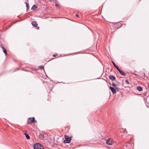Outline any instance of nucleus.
I'll return each mask as SVG.
<instances>
[{"label": "nucleus", "instance_id": "obj_1", "mask_svg": "<svg viewBox=\"0 0 149 149\" xmlns=\"http://www.w3.org/2000/svg\"><path fill=\"white\" fill-rule=\"evenodd\" d=\"M34 149H44L43 145L39 143L35 144L34 146Z\"/></svg>", "mask_w": 149, "mask_h": 149}, {"label": "nucleus", "instance_id": "obj_2", "mask_svg": "<svg viewBox=\"0 0 149 149\" xmlns=\"http://www.w3.org/2000/svg\"><path fill=\"white\" fill-rule=\"evenodd\" d=\"M64 137L65 140L64 141V143H70L71 142V138H69L67 135H65Z\"/></svg>", "mask_w": 149, "mask_h": 149}, {"label": "nucleus", "instance_id": "obj_3", "mask_svg": "<svg viewBox=\"0 0 149 149\" xmlns=\"http://www.w3.org/2000/svg\"><path fill=\"white\" fill-rule=\"evenodd\" d=\"M106 143L109 145H112L114 143V142L113 140L111 139H109L106 141Z\"/></svg>", "mask_w": 149, "mask_h": 149}, {"label": "nucleus", "instance_id": "obj_4", "mask_svg": "<svg viewBox=\"0 0 149 149\" xmlns=\"http://www.w3.org/2000/svg\"><path fill=\"white\" fill-rule=\"evenodd\" d=\"M29 121L31 122V123H34L37 122V121L35 120L34 117L30 118H29Z\"/></svg>", "mask_w": 149, "mask_h": 149}, {"label": "nucleus", "instance_id": "obj_5", "mask_svg": "<svg viewBox=\"0 0 149 149\" xmlns=\"http://www.w3.org/2000/svg\"><path fill=\"white\" fill-rule=\"evenodd\" d=\"M32 24L33 26L36 28L37 29L39 28V27L38 26V24L36 22H32Z\"/></svg>", "mask_w": 149, "mask_h": 149}, {"label": "nucleus", "instance_id": "obj_6", "mask_svg": "<svg viewBox=\"0 0 149 149\" xmlns=\"http://www.w3.org/2000/svg\"><path fill=\"white\" fill-rule=\"evenodd\" d=\"M110 88L113 93H116V91L114 88L111 86H110Z\"/></svg>", "mask_w": 149, "mask_h": 149}, {"label": "nucleus", "instance_id": "obj_7", "mask_svg": "<svg viewBox=\"0 0 149 149\" xmlns=\"http://www.w3.org/2000/svg\"><path fill=\"white\" fill-rule=\"evenodd\" d=\"M109 78L112 81L114 80L115 79V77L113 75H110L109 77Z\"/></svg>", "mask_w": 149, "mask_h": 149}, {"label": "nucleus", "instance_id": "obj_8", "mask_svg": "<svg viewBox=\"0 0 149 149\" xmlns=\"http://www.w3.org/2000/svg\"><path fill=\"white\" fill-rule=\"evenodd\" d=\"M1 47L2 49L3 50V52L4 53L5 55H6L7 54V53L6 50V49L4 47H3L2 46H1Z\"/></svg>", "mask_w": 149, "mask_h": 149}, {"label": "nucleus", "instance_id": "obj_9", "mask_svg": "<svg viewBox=\"0 0 149 149\" xmlns=\"http://www.w3.org/2000/svg\"><path fill=\"white\" fill-rule=\"evenodd\" d=\"M37 7L36 5H34L32 7L31 9L33 10H36Z\"/></svg>", "mask_w": 149, "mask_h": 149}, {"label": "nucleus", "instance_id": "obj_10", "mask_svg": "<svg viewBox=\"0 0 149 149\" xmlns=\"http://www.w3.org/2000/svg\"><path fill=\"white\" fill-rule=\"evenodd\" d=\"M137 89L139 91H141L142 90V88L140 86H138L137 88Z\"/></svg>", "mask_w": 149, "mask_h": 149}, {"label": "nucleus", "instance_id": "obj_11", "mask_svg": "<svg viewBox=\"0 0 149 149\" xmlns=\"http://www.w3.org/2000/svg\"><path fill=\"white\" fill-rule=\"evenodd\" d=\"M119 72L122 75H125V73L122 70L120 71Z\"/></svg>", "mask_w": 149, "mask_h": 149}, {"label": "nucleus", "instance_id": "obj_12", "mask_svg": "<svg viewBox=\"0 0 149 149\" xmlns=\"http://www.w3.org/2000/svg\"><path fill=\"white\" fill-rule=\"evenodd\" d=\"M146 101L147 103L149 104V97L147 98Z\"/></svg>", "mask_w": 149, "mask_h": 149}, {"label": "nucleus", "instance_id": "obj_13", "mask_svg": "<svg viewBox=\"0 0 149 149\" xmlns=\"http://www.w3.org/2000/svg\"><path fill=\"white\" fill-rule=\"evenodd\" d=\"M26 4L27 10H28V3H25Z\"/></svg>", "mask_w": 149, "mask_h": 149}, {"label": "nucleus", "instance_id": "obj_14", "mask_svg": "<svg viewBox=\"0 0 149 149\" xmlns=\"http://www.w3.org/2000/svg\"><path fill=\"white\" fill-rule=\"evenodd\" d=\"M24 134L26 136V139H28V134L26 133H24Z\"/></svg>", "mask_w": 149, "mask_h": 149}, {"label": "nucleus", "instance_id": "obj_15", "mask_svg": "<svg viewBox=\"0 0 149 149\" xmlns=\"http://www.w3.org/2000/svg\"><path fill=\"white\" fill-rule=\"evenodd\" d=\"M125 82L126 83V84H129V82L127 80H125Z\"/></svg>", "mask_w": 149, "mask_h": 149}, {"label": "nucleus", "instance_id": "obj_16", "mask_svg": "<svg viewBox=\"0 0 149 149\" xmlns=\"http://www.w3.org/2000/svg\"><path fill=\"white\" fill-rule=\"evenodd\" d=\"M112 63H113V65L114 66V67H116V64L114 63L113 61H112Z\"/></svg>", "mask_w": 149, "mask_h": 149}, {"label": "nucleus", "instance_id": "obj_17", "mask_svg": "<svg viewBox=\"0 0 149 149\" xmlns=\"http://www.w3.org/2000/svg\"><path fill=\"white\" fill-rule=\"evenodd\" d=\"M56 7L57 8H59V5L58 4H56Z\"/></svg>", "mask_w": 149, "mask_h": 149}, {"label": "nucleus", "instance_id": "obj_18", "mask_svg": "<svg viewBox=\"0 0 149 149\" xmlns=\"http://www.w3.org/2000/svg\"><path fill=\"white\" fill-rule=\"evenodd\" d=\"M43 137V135H40V136H39V138H40V139H41V137Z\"/></svg>", "mask_w": 149, "mask_h": 149}, {"label": "nucleus", "instance_id": "obj_19", "mask_svg": "<svg viewBox=\"0 0 149 149\" xmlns=\"http://www.w3.org/2000/svg\"><path fill=\"white\" fill-rule=\"evenodd\" d=\"M112 85L113 86H116V85L114 83H112Z\"/></svg>", "mask_w": 149, "mask_h": 149}, {"label": "nucleus", "instance_id": "obj_20", "mask_svg": "<svg viewBox=\"0 0 149 149\" xmlns=\"http://www.w3.org/2000/svg\"><path fill=\"white\" fill-rule=\"evenodd\" d=\"M40 68L42 69V68H44V67L43 66H40Z\"/></svg>", "mask_w": 149, "mask_h": 149}, {"label": "nucleus", "instance_id": "obj_21", "mask_svg": "<svg viewBox=\"0 0 149 149\" xmlns=\"http://www.w3.org/2000/svg\"><path fill=\"white\" fill-rule=\"evenodd\" d=\"M115 67L117 69V70L119 68L117 65Z\"/></svg>", "mask_w": 149, "mask_h": 149}, {"label": "nucleus", "instance_id": "obj_22", "mask_svg": "<svg viewBox=\"0 0 149 149\" xmlns=\"http://www.w3.org/2000/svg\"><path fill=\"white\" fill-rule=\"evenodd\" d=\"M75 16L77 17H79V16L78 14H76L75 15Z\"/></svg>", "mask_w": 149, "mask_h": 149}, {"label": "nucleus", "instance_id": "obj_23", "mask_svg": "<svg viewBox=\"0 0 149 149\" xmlns=\"http://www.w3.org/2000/svg\"><path fill=\"white\" fill-rule=\"evenodd\" d=\"M57 55V54H54L53 56L54 57H55Z\"/></svg>", "mask_w": 149, "mask_h": 149}, {"label": "nucleus", "instance_id": "obj_24", "mask_svg": "<svg viewBox=\"0 0 149 149\" xmlns=\"http://www.w3.org/2000/svg\"><path fill=\"white\" fill-rule=\"evenodd\" d=\"M117 70L119 71V72H120V71H121V70L119 68Z\"/></svg>", "mask_w": 149, "mask_h": 149}, {"label": "nucleus", "instance_id": "obj_25", "mask_svg": "<svg viewBox=\"0 0 149 149\" xmlns=\"http://www.w3.org/2000/svg\"><path fill=\"white\" fill-rule=\"evenodd\" d=\"M30 138L29 136V139Z\"/></svg>", "mask_w": 149, "mask_h": 149}, {"label": "nucleus", "instance_id": "obj_26", "mask_svg": "<svg viewBox=\"0 0 149 149\" xmlns=\"http://www.w3.org/2000/svg\"><path fill=\"white\" fill-rule=\"evenodd\" d=\"M50 2H52V0H49Z\"/></svg>", "mask_w": 149, "mask_h": 149}]
</instances>
